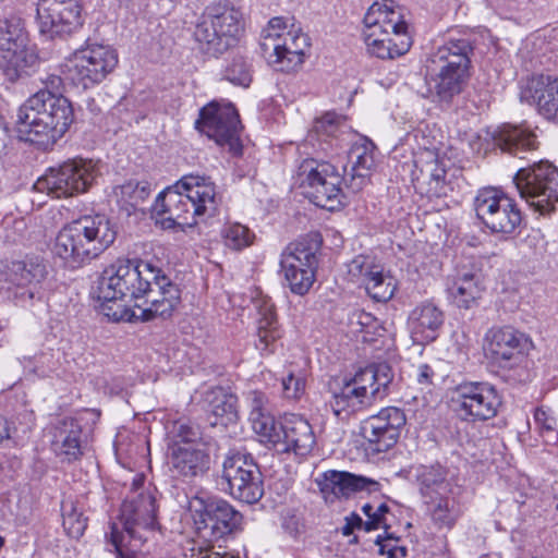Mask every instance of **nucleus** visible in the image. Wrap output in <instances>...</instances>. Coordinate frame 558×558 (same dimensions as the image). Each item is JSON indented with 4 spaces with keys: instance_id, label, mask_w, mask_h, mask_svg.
<instances>
[{
    "instance_id": "obj_1",
    "label": "nucleus",
    "mask_w": 558,
    "mask_h": 558,
    "mask_svg": "<svg viewBox=\"0 0 558 558\" xmlns=\"http://www.w3.org/2000/svg\"><path fill=\"white\" fill-rule=\"evenodd\" d=\"M195 526V537L186 542L183 555L190 558H238L215 550V543L232 533L242 515L228 501L210 496L204 490L186 496L184 505Z\"/></svg>"
},
{
    "instance_id": "obj_2",
    "label": "nucleus",
    "mask_w": 558,
    "mask_h": 558,
    "mask_svg": "<svg viewBox=\"0 0 558 558\" xmlns=\"http://www.w3.org/2000/svg\"><path fill=\"white\" fill-rule=\"evenodd\" d=\"M73 121L68 98L40 89L19 108L15 125L22 140L48 148L66 133Z\"/></svg>"
},
{
    "instance_id": "obj_3",
    "label": "nucleus",
    "mask_w": 558,
    "mask_h": 558,
    "mask_svg": "<svg viewBox=\"0 0 558 558\" xmlns=\"http://www.w3.org/2000/svg\"><path fill=\"white\" fill-rule=\"evenodd\" d=\"M157 527V504L151 488H137L123 501L119 523H112L108 546L116 558H142L144 544Z\"/></svg>"
},
{
    "instance_id": "obj_4",
    "label": "nucleus",
    "mask_w": 558,
    "mask_h": 558,
    "mask_svg": "<svg viewBox=\"0 0 558 558\" xmlns=\"http://www.w3.org/2000/svg\"><path fill=\"white\" fill-rule=\"evenodd\" d=\"M116 239L117 227L106 215H86L58 232L52 253L65 266L77 268L98 257Z\"/></svg>"
},
{
    "instance_id": "obj_5",
    "label": "nucleus",
    "mask_w": 558,
    "mask_h": 558,
    "mask_svg": "<svg viewBox=\"0 0 558 558\" xmlns=\"http://www.w3.org/2000/svg\"><path fill=\"white\" fill-rule=\"evenodd\" d=\"M363 35L368 52L380 59L398 58L412 45L408 24L392 0L377 1L368 8Z\"/></svg>"
},
{
    "instance_id": "obj_6",
    "label": "nucleus",
    "mask_w": 558,
    "mask_h": 558,
    "mask_svg": "<svg viewBox=\"0 0 558 558\" xmlns=\"http://www.w3.org/2000/svg\"><path fill=\"white\" fill-rule=\"evenodd\" d=\"M158 277V267L149 262L119 258L107 266L97 281V299L102 303L128 296L138 300L149 289L150 280Z\"/></svg>"
},
{
    "instance_id": "obj_7",
    "label": "nucleus",
    "mask_w": 558,
    "mask_h": 558,
    "mask_svg": "<svg viewBox=\"0 0 558 558\" xmlns=\"http://www.w3.org/2000/svg\"><path fill=\"white\" fill-rule=\"evenodd\" d=\"M259 46L277 71L290 72L303 63L310 38L294 23L288 27V21L277 16L262 31Z\"/></svg>"
},
{
    "instance_id": "obj_8",
    "label": "nucleus",
    "mask_w": 558,
    "mask_h": 558,
    "mask_svg": "<svg viewBox=\"0 0 558 558\" xmlns=\"http://www.w3.org/2000/svg\"><path fill=\"white\" fill-rule=\"evenodd\" d=\"M259 46L277 71L290 72L303 63L310 38L294 23L288 27V21L277 16L262 31Z\"/></svg>"
},
{
    "instance_id": "obj_9",
    "label": "nucleus",
    "mask_w": 558,
    "mask_h": 558,
    "mask_svg": "<svg viewBox=\"0 0 558 558\" xmlns=\"http://www.w3.org/2000/svg\"><path fill=\"white\" fill-rule=\"evenodd\" d=\"M241 28V14L238 10L214 4L206 9L193 36L203 53L218 57L235 43Z\"/></svg>"
},
{
    "instance_id": "obj_10",
    "label": "nucleus",
    "mask_w": 558,
    "mask_h": 558,
    "mask_svg": "<svg viewBox=\"0 0 558 558\" xmlns=\"http://www.w3.org/2000/svg\"><path fill=\"white\" fill-rule=\"evenodd\" d=\"M47 268L37 258L11 260L0 266V295L16 305L27 306L43 298Z\"/></svg>"
},
{
    "instance_id": "obj_11",
    "label": "nucleus",
    "mask_w": 558,
    "mask_h": 558,
    "mask_svg": "<svg viewBox=\"0 0 558 558\" xmlns=\"http://www.w3.org/2000/svg\"><path fill=\"white\" fill-rule=\"evenodd\" d=\"M296 182L318 207L335 210L343 204L342 175L329 161L304 159L298 168Z\"/></svg>"
},
{
    "instance_id": "obj_12",
    "label": "nucleus",
    "mask_w": 558,
    "mask_h": 558,
    "mask_svg": "<svg viewBox=\"0 0 558 558\" xmlns=\"http://www.w3.org/2000/svg\"><path fill=\"white\" fill-rule=\"evenodd\" d=\"M100 171L92 159H69L50 168L34 184V189L54 198L70 197L86 192Z\"/></svg>"
},
{
    "instance_id": "obj_13",
    "label": "nucleus",
    "mask_w": 558,
    "mask_h": 558,
    "mask_svg": "<svg viewBox=\"0 0 558 558\" xmlns=\"http://www.w3.org/2000/svg\"><path fill=\"white\" fill-rule=\"evenodd\" d=\"M118 61V53L111 46L88 44L66 58L64 73L74 85L93 88L106 80Z\"/></svg>"
},
{
    "instance_id": "obj_14",
    "label": "nucleus",
    "mask_w": 558,
    "mask_h": 558,
    "mask_svg": "<svg viewBox=\"0 0 558 558\" xmlns=\"http://www.w3.org/2000/svg\"><path fill=\"white\" fill-rule=\"evenodd\" d=\"M513 184L522 199L542 215L551 213L558 202V168L548 161L520 168Z\"/></svg>"
},
{
    "instance_id": "obj_15",
    "label": "nucleus",
    "mask_w": 558,
    "mask_h": 558,
    "mask_svg": "<svg viewBox=\"0 0 558 558\" xmlns=\"http://www.w3.org/2000/svg\"><path fill=\"white\" fill-rule=\"evenodd\" d=\"M195 129L227 148L233 155L242 153L240 119L232 104L210 101L199 110Z\"/></svg>"
},
{
    "instance_id": "obj_16",
    "label": "nucleus",
    "mask_w": 558,
    "mask_h": 558,
    "mask_svg": "<svg viewBox=\"0 0 558 558\" xmlns=\"http://www.w3.org/2000/svg\"><path fill=\"white\" fill-rule=\"evenodd\" d=\"M476 217L492 233L510 235L522 222V214L515 202L502 191L485 187L474 198Z\"/></svg>"
},
{
    "instance_id": "obj_17",
    "label": "nucleus",
    "mask_w": 558,
    "mask_h": 558,
    "mask_svg": "<svg viewBox=\"0 0 558 558\" xmlns=\"http://www.w3.org/2000/svg\"><path fill=\"white\" fill-rule=\"evenodd\" d=\"M501 404L496 388L484 381H464L452 391L451 407L465 422H484L495 417Z\"/></svg>"
},
{
    "instance_id": "obj_18",
    "label": "nucleus",
    "mask_w": 558,
    "mask_h": 558,
    "mask_svg": "<svg viewBox=\"0 0 558 558\" xmlns=\"http://www.w3.org/2000/svg\"><path fill=\"white\" fill-rule=\"evenodd\" d=\"M38 63L37 56L26 49V36L20 21L0 23V71L14 82L29 75Z\"/></svg>"
},
{
    "instance_id": "obj_19",
    "label": "nucleus",
    "mask_w": 558,
    "mask_h": 558,
    "mask_svg": "<svg viewBox=\"0 0 558 558\" xmlns=\"http://www.w3.org/2000/svg\"><path fill=\"white\" fill-rule=\"evenodd\" d=\"M222 478L234 498L246 502H257L264 494L262 473L252 454L236 451L223 462Z\"/></svg>"
},
{
    "instance_id": "obj_20",
    "label": "nucleus",
    "mask_w": 558,
    "mask_h": 558,
    "mask_svg": "<svg viewBox=\"0 0 558 558\" xmlns=\"http://www.w3.org/2000/svg\"><path fill=\"white\" fill-rule=\"evenodd\" d=\"M36 21L49 38L70 35L83 25L80 0H37Z\"/></svg>"
},
{
    "instance_id": "obj_21",
    "label": "nucleus",
    "mask_w": 558,
    "mask_h": 558,
    "mask_svg": "<svg viewBox=\"0 0 558 558\" xmlns=\"http://www.w3.org/2000/svg\"><path fill=\"white\" fill-rule=\"evenodd\" d=\"M280 267L291 291L305 294L315 280L316 247L305 241L289 244L281 254Z\"/></svg>"
},
{
    "instance_id": "obj_22",
    "label": "nucleus",
    "mask_w": 558,
    "mask_h": 558,
    "mask_svg": "<svg viewBox=\"0 0 558 558\" xmlns=\"http://www.w3.org/2000/svg\"><path fill=\"white\" fill-rule=\"evenodd\" d=\"M135 304L133 316L142 320H150L156 317H170L180 303L181 292L177 284L172 283L158 268V277L150 280L149 289Z\"/></svg>"
},
{
    "instance_id": "obj_23",
    "label": "nucleus",
    "mask_w": 558,
    "mask_h": 558,
    "mask_svg": "<svg viewBox=\"0 0 558 558\" xmlns=\"http://www.w3.org/2000/svg\"><path fill=\"white\" fill-rule=\"evenodd\" d=\"M405 415L399 408L381 409L376 415L364 420L361 434L374 452L389 450L398 440L400 429L405 425Z\"/></svg>"
},
{
    "instance_id": "obj_24",
    "label": "nucleus",
    "mask_w": 558,
    "mask_h": 558,
    "mask_svg": "<svg viewBox=\"0 0 558 558\" xmlns=\"http://www.w3.org/2000/svg\"><path fill=\"white\" fill-rule=\"evenodd\" d=\"M485 351L487 356L502 368L519 365L529 347V338L512 327L492 328L486 333Z\"/></svg>"
},
{
    "instance_id": "obj_25",
    "label": "nucleus",
    "mask_w": 558,
    "mask_h": 558,
    "mask_svg": "<svg viewBox=\"0 0 558 558\" xmlns=\"http://www.w3.org/2000/svg\"><path fill=\"white\" fill-rule=\"evenodd\" d=\"M156 223L162 229H172L177 226L192 227L197 223V216H193L190 199L182 189L168 187L159 193L153 207Z\"/></svg>"
},
{
    "instance_id": "obj_26",
    "label": "nucleus",
    "mask_w": 558,
    "mask_h": 558,
    "mask_svg": "<svg viewBox=\"0 0 558 558\" xmlns=\"http://www.w3.org/2000/svg\"><path fill=\"white\" fill-rule=\"evenodd\" d=\"M315 445V436L310 423L300 415L290 414L280 424L279 437L275 440L278 453H294L304 457Z\"/></svg>"
},
{
    "instance_id": "obj_27",
    "label": "nucleus",
    "mask_w": 558,
    "mask_h": 558,
    "mask_svg": "<svg viewBox=\"0 0 558 558\" xmlns=\"http://www.w3.org/2000/svg\"><path fill=\"white\" fill-rule=\"evenodd\" d=\"M177 187L186 193L193 209V216L209 217L217 211L220 196L209 177L190 173L183 175L177 182Z\"/></svg>"
},
{
    "instance_id": "obj_28",
    "label": "nucleus",
    "mask_w": 558,
    "mask_h": 558,
    "mask_svg": "<svg viewBox=\"0 0 558 558\" xmlns=\"http://www.w3.org/2000/svg\"><path fill=\"white\" fill-rule=\"evenodd\" d=\"M209 456L199 445H173L169 454V468L173 477L189 481L203 476L209 470Z\"/></svg>"
},
{
    "instance_id": "obj_29",
    "label": "nucleus",
    "mask_w": 558,
    "mask_h": 558,
    "mask_svg": "<svg viewBox=\"0 0 558 558\" xmlns=\"http://www.w3.org/2000/svg\"><path fill=\"white\" fill-rule=\"evenodd\" d=\"M349 161L351 162V170L348 186L353 192H359L378 165V149L369 138L359 136L350 148Z\"/></svg>"
},
{
    "instance_id": "obj_30",
    "label": "nucleus",
    "mask_w": 558,
    "mask_h": 558,
    "mask_svg": "<svg viewBox=\"0 0 558 558\" xmlns=\"http://www.w3.org/2000/svg\"><path fill=\"white\" fill-rule=\"evenodd\" d=\"M444 322V312L433 302L424 301L411 310L407 325L414 342L429 343L438 337Z\"/></svg>"
},
{
    "instance_id": "obj_31",
    "label": "nucleus",
    "mask_w": 558,
    "mask_h": 558,
    "mask_svg": "<svg viewBox=\"0 0 558 558\" xmlns=\"http://www.w3.org/2000/svg\"><path fill=\"white\" fill-rule=\"evenodd\" d=\"M473 41L468 35H450L429 57L428 64L470 72Z\"/></svg>"
},
{
    "instance_id": "obj_32",
    "label": "nucleus",
    "mask_w": 558,
    "mask_h": 558,
    "mask_svg": "<svg viewBox=\"0 0 558 558\" xmlns=\"http://www.w3.org/2000/svg\"><path fill=\"white\" fill-rule=\"evenodd\" d=\"M446 291L454 305L469 310L481 299L484 287L480 274L472 269L457 268L446 279Z\"/></svg>"
},
{
    "instance_id": "obj_33",
    "label": "nucleus",
    "mask_w": 558,
    "mask_h": 558,
    "mask_svg": "<svg viewBox=\"0 0 558 558\" xmlns=\"http://www.w3.org/2000/svg\"><path fill=\"white\" fill-rule=\"evenodd\" d=\"M470 76V72L428 64L426 78L428 92L438 101L448 104L463 92Z\"/></svg>"
},
{
    "instance_id": "obj_34",
    "label": "nucleus",
    "mask_w": 558,
    "mask_h": 558,
    "mask_svg": "<svg viewBox=\"0 0 558 558\" xmlns=\"http://www.w3.org/2000/svg\"><path fill=\"white\" fill-rule=\"evenodd\" d=\"M522 97L532 99L545 119L558 123V77H531L522 92Z\"/></svg>"
},
{
    "instance_id": "obj_35",
    "label": "nucleus",
    "mask_w": 558,
    "mask_h": 558,
    "mask_svg": "<svg viewBox=\"0 0 558 558\" xmlns=\"http://www.w3.org/2000/svg\"><path fill=\"white\" fill-rule=\"evenodd\" d=\"M492 138L502 151L519 158L538 148L536 134L525 124L505 123L493 132Z\"/></svg>"
},
{
    "instance_id": "obj_36",
    "label": "nucleus",
    "mask_w": 558,
    "mask_h": 558,
    "mask_svg": "<svg viewBox=\"0 0 558 558\" xmlns=\"http://www.w3.org/2000/svg\"><path fill=\"white\" fill-rule=\"evenodd\" d=\"M412 175L423 193L439 196L444 192L446 169L435 153L430 150L422 153L415 160V170Z\"/></svg>"
},
{
    "instance_id": "obj_37",
    "label": "nucleus",
    "mask_w": 558,
    "mask_h": 558,
    "mask_svg": "<svg viewBox=\"0 0 558 558\" xmlns=\"http://www.w3.org/2000/svg\"><path fill=\"white\" fill-rule=\"evenodd\" d=\"M371 483L363 476H356L348 472L327 471L316 478L326 501L332 502L336 498H348L351 494L366 488Z\"/></svg>"
},
{
    "instance_id": "obj_38",
    "label": "nucleus",
    "mask_w": 558,
    "mask_h": 558,
    "mask_svg": "<svg viewBox=\"0 0 558 558\" xmlns=\"http://www.w3.org/2000/svg\"><path fill=\"white\" fill-rule=\"evenodd\" d=\"M82 428L74 420H65L58 429L54 440L52 441V450L62 461L73 462L81 458Z\"/></svg>"
},
{
    "instance_id": "obj_39",
    "label": "nucleus",
    "mask_w": 558,
    "mask_h": 558,
    "mask_svg": "<svg viewBox=\"0 0 558 558\" xmlns=\"http://www.w3.org/2000/svg\"><path fill=\"white\" fill-rule=\"evenodd\" d=\"M415 480L423 501L454 490L453 485L447 480L445 469L439 465H420L415 469Z\"/></svg>"
},
{
    "instance_id": "obj_40",
    "label": "nucleus",
    "mask_w": 558,
    "mask_h": 558,
    "mask_svg": "<svg viewBox=\"0 0 558 558\" xmlns=\"http://www.w3.org/2000/svg\"><path fill=\"white\" fill-rule=\"evenodd\" d=\"M424 504L427 507L430 520L438 529H452L462 514L454 490L436 498L426 499Z\"/></svg>"
},
{
    "instance_id": "obj_41",
    "label": "nucleus",
    "mask_w": 558,
    "mask_h": 558,
    "mask_svg": "<svg viewBox=\"0 0 558 558\" xmlns=\"http://www.w3.org/2000/svg\"><path fill=\"white\" fill-rule=\"evenodd\" d=\"M362 390L351 379H345L340 389L332 392L330 405L333 413L337 416L342 413L352 414L371 405L373 400L368 398V395H364Z\"/></svg>"
},
{
    "instance_id": "obj_42",
    "label": "nucleus",
    "mask_w": 558,
    "mask_h": 558,
    "mask_svg": "<svg viewBox=\"0 0 558 558\" xmlns=\"http://www.w3.org/2000/svg\"><path fill=\"white\" fill-rule=\"evenodd\" d=\"M391 369L387 364L371 365L360 369L350 378L356 387H361L364 395H368L374 400L380 395L381 389H386L391 381Z\"/></svg>"
},
{
    "instance_id": "obj_43",
    "label": "nucleus",
    "mask_w": 558,
    "mask_h": 558,
    "mask_svg": "<svg viewBox=\"0 0 558 558\" xmlns=\"http://www.w3.org/2000/svg\"><path fill=\"white\" fill-rule=\"evenodd\" d=\"M208 412L214 417L210 424L223 425L234 422L238 417L236 398L231 393H227L223 389H214L208 393Z\"/></svg>"
},
{
    "instance_id": "obj_44",
    "label": "nucleus",
    "mask_w": 558,
    "mask_h": 558,
    "mask_svg": "<svg viewBox=\"0 0 558 558\" xmlns=\"http://www.w3.org/2000/svg\"><path fill=\"white\" fill-rule=\"evenodd\" d=\"M223 245L231 251H242L251 246L255 240V233L240 222H227L220 230Z\"/></svg>"
},
{
    "instance_id": "obj_45",
    "label": "nucleus",
    "mask_w": 558,
    "mask_h": 558,
    "mask_svg": "<svg viewBox=\"0 0 558 558\" xmlns=\"http://www.w3.org/2000/svg\"><path fill=\"white\" fill-rule=\"evenodd\" d=\"M365 290L373 300L387 302L395 295L397 280L390 275H385L380 267L378 275L369 277V280H367Z\"/></svg>"
},
{
    "instance_id": "obj_46",
    "label": "nucleus",
    "mask_w": 558,
    "mask_h": 558,
    "mask_svg": "<svg viewBox=\"0 0 558 558\" xmlns=\"http://www.w3.org/2000/svg\"><path fill=\"white\" fill-rule=\"evenodd\" d=\"M62 525L70 537L78 538L84 534L87 519L71 500L62 502Z\"/></svg>"
},
{
    "instance_id": "obj_47",
    "label": "nucleus",
    "mask_w": 558,
    "mask_h": 558,
    "mask_svg": "<svg viewBox=\"0 0 558 558\" xmlns=\"http://www.w3.org/2000/svg\"><path fill=\"white\" fill-rule=\"evenodd\" d=\"M380 267L374 263L373 258L359 255L347 265V274L350 281L365 287L369 277L378 275Z\"/></svg>"
},
{
    "instance_id": "obj_48",
    "label": "nucleus",
    "mask_w": 558,
    "mask_h": 558,
    "mask_svg": "<svg viewBox=\"0 0 558 558\" xmlns=\"http://www.w3.org/2000/svg\"><path fill=\"white\" fill-rule=\"evenodd\" d=\"M533 416L538 434L544 438V441L547 444L556 441L558 439V416L556 412L542 405L535 409Z\"/></svg>"
},
{
    "instance_id": "obj_49",
    "label": "nucleus",
    "mask_w": 558,
    "mask_h": 558,
    "mask_svg": "<svg viewBox=\"0 0 558 558\" xmlns=\"http://www.w3.org/2000/svg\"><path fill=\"white\" fill-rule=\"evenodd\" d=\"M222 77L233 85L248 87L252 82L250 64L241 57H233L222 71Z\"/></svg>"
},
{
    "instance_id": "obj_50",
    "label": "nucleus",
    "mask_w": 558,
    "mask_h": 558,
    "mask_svg": "<svg viewBox=\"0 0 558 558\" xmlns=\"http://www.w3.org/2000/svg\"><path fill=\"white\" fill-rule=\"evenodd\" d=\"M345 119L336 112H327L319 119H316L311 133L308 134V141H313L314 137H335L341 126H344Z\"/></svg>"
},
{
    "instance_id": "obj_51",
    "label": "nucleus",
    "mask_w": 558,
    "mask_h": 558,
    "mask_svg": "<svg viewBox=\"0 0 558 558\" xmlns=\"http://www.w3.org/2000/svg\"><path fill=\"white\" fill-rule=\"evenodd\" d=\"M253 430L260 436L262 441L269 444L275 449V440L279 437L280 425L277 426L275 418L269 414H255L250 417Z\"/></svg>"
},
{
    "instance_id": "obj_52",
    "label": "nucleus",
    "mask_w": 558,
    "mask_h": 558,
    "mask_svg": "<svg viewBox=\"0 0 558 558\" xmlns=\"http://www.w3.org/2000/svg\"><path fill=\"white\" fill-rule=\"evenodd\" d=\"M117 194L120 196V201L125 205L135 207L148 197L150 184L146 181H129L119 186Z\"/></svg>"
},
{
    "instance_id": "obj_53",
    "label": "nucleus",
    "mask_w": 558,
    "mask_h": 558,
    "mask_svg": "<svg viewBox=\"0 0 558 558\" xmlns=\"http://www.w3.org/2000/svg\"><path fill=\"white\" fill-rule=\"evenodd\" d=\"M280 338V332L277 326L266 327L258 326L257 328V341L255 343L257 350L262 354H268L274 352L275 343Z\"/></svg>"
},
{
    "instance_id": "obj_54",
    "label": "nucleus",
    "mask_w": 558,
    "mask_h": 558,
    "mask_svg": "<svg viewBox=\"0 0 558 558\" xmlns=\"http://www.w3.org/2000/svg\"><path fill=\"white\" fill-rule=\"evenodd\" d=\"M174 435L177 440L173 445H197L196 441L201 437L198 428L187 423H177L174 426Z\"/></svg>"
},
{
    "instance_id": "obj_55",
    "label": "nucleus",
    "mask_w": 558,
    "mask_h": 558,
    "mask_svg": "<svg viewBox=\"0 0 558 558\" xmlns=\"http://www.w3.org/2000/svg\"><path fill=\"white\" fill-rule=\"evenodd\" d=\"M283 395L288 399H299L305 391V380L302 376L289 374L282 378Z\"/></svg>"
},
{
    "instance_id": "obj_56",
    "label": "nucleus",
    "mask_w": 558,
    "mask_h": 558,
    "mask_svg": "<svg viewBox=\"0 0 558 558\" xmlns=\"http://www.w3.org/2000/svg\"><path fill=\"white\" fill-rule=\"evenodd\" d=\"M258 311V326H277V316L275 311V305L270 300L263 299L259 300L256 304Z\"/></svg>"
},
{
    "instance_id": "obj_57",
    "label": "nucleus",
    "mask_w": 558,
    "mask_h": 558,
    "mask_svg": "<svg viewBox=\"0 0 558 558\" xmlns=\"http://www.w3.org/2000/svg\"><path fill=\"white\" fill-rule=\"evenodd\" d=\"M389 512V508L384 502H376L374 507V512L372 514L371 520H365V532H369L372 530H377L379 527L387 529V518L386 514Z\"/></svg>"
},
{
    "instance_id": "obj_58",
    "label": "nucleus",
    "mask_w": 558,
    "mask_h": 558,
    "mask_svg": "<svg viewBox=\"0 0 558 558\" xmlns=\"http://www.w3.org/2000/svg\"><path fill=\"white\" fill-rule=\"evenodd\" d=\"M247 401L251 408L250 417L255 416V414H265L268 412L266 407L267 398L266 396L257 390L250 391L247 393Z\"/></svg>"
},
{
    "instance_id": "obj_59",
    "label": "nucleus",
    "mask_w": 558,
    "mask_h": 558,
    "mask_svg": "<svg viewBox=\"0 0 558 558\" xmlns=\"http://www.w3.org/2000/svg\"><path fill=\"white\" fill-rule=\"evenodd\" d=\"M39 363L40 365L34 369L39 377H49L57 369L56 362L50 354H41Z\"/></svg>"
},
{
    "instance_id": "obj_60",
    "label": "nucleus",
    "mask_w": 558,
    "mask_h": 558,
    "mask_svg": "<svg viewBox=\"0 0 558 558\" xmlns=\"http://www.w3.org/2000/svg\"><path fill=\"white\" fill-rule=\"evenodd\" d=\"M434 375L433 368L427 364H420L416 368V381L422 386H429Z\"/></svg>"
},
{
    "instance_id": "obj_61",
    "label": "nucleus",
    "mask_w": 558,
    "mask_h": 558,
    "mask_svg": "<svg viewBox=\"0 0 558 558\" xmlns=\"http://www.w3.org/2000/svg\"><path fill=\"white\" fill-rule=\"evenodd\" d=\"M345 521L355 530H363L365 531V521L362 520V518L355 513H352L350 517L345 518Z\"/></svg>"
},
{
    "instance_id": "obj_62",
    "label": "nucleus",
    "mask_w": 558,
    "mask_h": 558,
    "mask_svg": "<svg viewBox=\"0 0 558 558\" xmlns=\"http://www.w3.org/2000/svg\"><path fill=\"white\" fill-rule=\"evenodd\" d=\"M376 502H366L362 506L361 510L362 512L367 517L366 520L372 519V514L374 512V507Z\"/></svg>"
},
{
    "instance_id": "obj_63",
    "label": "nucleus",
    "mask_w": 558,
    "mask_h": 558,
    "mask_svg": "<svg viewBox=\"0 0 558 558\" xmlns=\"http://www.w3.org/2000/svg\"><path fill=\"white\" fill-rule=\"evenodd\" d=\"M7 437H9L7 421L0 416V441Z\"/></svg>"
},
{
    "instance_id": "obj_64",
    "label": "nucleus",
    "mask_w": 558,
    "mask_h": 558,
    "mask_svg": "<svg viewBox=\"0 0 558 558\" xmlns=\"http://www.w3.org/2000/svg\"><path fill=\"white\" fill-rule=\"evenodd\" d=\"M359 319L361 325H368L374 318L369 314L362 313L360 314Z\"/></svg>"
}]
</instances>
